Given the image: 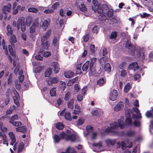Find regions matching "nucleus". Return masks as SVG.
Masks as SVG:
<instances>
[{
  "instance_id": "nucleus-34",
  "label": "nucleus",
  "mask_w": 153,
  "mask_h": 153,
  "mask_svg": "<svg viewBox=\"0 0 153 153\" xmlns=\"http://www.w3.org/2000/svg\"><path fill=\"white\" fill-rule=\"evenodd\" d=\"M79 8L80 10L83 12H85L87 11V9L84 4H81L79 6Z\"/></svg>"
},
{
  "instance_id": "nucleus-43",
  "label": "nucleus",
  "mask_w": 153,
  "mask_h": 153,
  "mask_svg": "<svg viewBox=\"0 0 153 153\" xmlns=\"http://www.w3.org/2000/svg\"><path fill=\"white\" fill-rule=\"evenodd\" d=\"M74 100H70L68 103V107L70 109H72L73 108V104Z\"/></svg>"
},
{
  "instance_id": "nucleus-8",
  "label": "nucleus",
  "mask_w": 153,
  "mask_h": 153,
  "mask_svg": "<svg viewBox=\"0 0 153 153\" xmlns=\"http://www.w3.org/2000/svg\"><path fill=\"white\" fill-rule=\"evenodd\" d=\"M117 147L119 148L121 147V149L123 150H125L126 148H131L132 146V143L131 141H127L126 143L122 141L121 142L118 141L116 143Z\"/></svg>"
},
{
  "instance_id": "nucleus-50",
  "label": "nucleus",
  "mask_w": 153,
  "mask_h": 153,
  "mask_svg": "<svg viewBox=\"0 0 153 153\" xmlns=\"http://www.w3.org/2000/svg\"><path fill=\"white\" fill-rule=\"evenodd\" d=\"M16 130L17 131L23 132L25 131L26 129L24 127H20L16 128Z\"/></svg>"
},
{
  "instance_id": "nucleus-46",
  "label": "nucleus",
  "mask_w": 153,
  "mask_h": 153,
  "mask_svg": "<svg viewBox=\"0 0 153 153\" xmlns=\"http://www.w3.org/2000/svg\"><path fill=\"white\" fill-rule=\"evenodd\" d=\"M2 123H0V133H4V132L7 131V128L6 127L3 126L2 125Z\"/></svg>"
},
{
  "instance_id": "nucleus-56",
  "label": "nucleus",
  "mask_w": 153,
  "mask_h": 153,
  "mask_svg": "<svg viewBox=\"0 0 153 153\" xmlns=\"http://www.w3.org/2000/svg\"><path fill=\"white\" fill-rule=\"evenodd\" d=\"M150 15L149 14L147 13H143V14H140V16L141 18H144L149 17Z\"/></svg>"
},
{
  "instance_id": "nucleus-63",
  "label": "nucleus",
  "mask_w": 153,
  "mask_h": 153,
  "mask_svg": "<svg viewBox=\"0 0 153 153\" xmlns=\"http://www.w3.org/2000/svg\"><path fill=\"white\" fill-rule=\"evenodd\" d=\"M97 133L94 132L92 133L91 135V138L92 139H95L97 138Z\"/></svg>"
},
{
  "instance_id": "nucleus-26",
  "label": "nucleus",
  "mask_w": 153,
  "mask_h": 153,
  "mask_svg": "<svg viewBox=\"0 0 153 153\" xmlns=\"http://www.w3.org/2000/svg\"><path fill=\"white\" fill-rule=\"evenodd\" d=\"M109 58L108 56H105L100 58L99 60L100 63L102 65H103L105 62L108 61Z\"/></svg>"
},
{
  "instance_id": "nucleus-16",
  "label": "nucleus",
  "mask_w": 153,
  "mask_h": 153,
  "mask_svg": "<svg viewBox=\"0 0 153 153\" xmlns=\"http://www.w3.org/2000/svg\"><path fill=\"white\" fill-rule=\"evenodd\" d=\"M47 81L49 85H51L57 83L58 82L59 80L57 77H50L47 80Z\"/></svg>"
},
{
  "instance_id": "nucleus-9",
  "label": "nucleus",
  "mask_w": 153,
  "mask_h": 153,
  "mask_svg": "<svg viewBox=\"0 0 153 153\" xmlns=\"http://www.w3.org/2000/svg\"><path fill=\"white\" fill-rule=\"evenodd\" d=\"M39 26V22L38 21L36 20L33 22L32 26L30 28V36L34 39V36L36 35L37 33L36 32V28Z\"/></svg>"
},
{
  "instance_id": "nucleus-49",
  "label": "nucleus",
  "mask_w": 153,
  "mask_h": 153,
  "mask_svg": "<svg viewBox=\"0 0 153 153\" xmlns=\"http://www.w3.org/2000/svg\"><path fill=\"white\" fill-rule=\"evenodd\" d=\"M28 11L30 12H33V13H36L38 11V10L35 8L30 7L28 9Z\"/></svg>"
},
{
  "instance_id": "nucleus-1",
  "label": "nucleus",
  "mask_w": 153,
  "mask_h": 153,
  "mask_svg": "<svg viewBox=\"0 0 153 153\" xmlns=\"http://www.w3.org/2000/svg\"><path fill=\"white\" fill-rule=\"evenodd\" d=\"M123 118L121 117L120 119L118 120V123L116 122H114L110 125V127H108L104 130L105 132L111 133L113 135H118V132L115 130L118 129L119 127L122 129L124 128L125 125L123 122Z\"/></svg>"
},
{
  "instance_id": "nucleus-20",
  "label": "nucleus",
  "mask_w": 153,
  "mask_h": 153,
  "mask_svg": "<svg viewBox=\"0 0 153 153\" xmlns=\"http://www.w3.org/2000/svg\"><path fill=\"white\" fill-rule=\"evenodd\" d=\"M1 137L3 138V144L4 145L6 144L7 146H8V142L6 138V136L4 133H0V138Z\"/></svg>"
},
{
  "instance_id": "nucleus-60",
  "label": "nucleus",
  "mask_w": 153,
  "mask_h": 153,
  "mask_svg": "<svg viewBox=\"0 0 153 153\" xmlns=\"http://www.w3.org/2000/svg\"><path fill=\"white\" fill-rule=\"evenodd\" d=\"M93 128L90 126H88L86 128L87 131L89 133L91 132L93 130Z\"/></svg>"
},
{
  "instance_id": "nucleus-17",
  "label": "nucleus",
  "mask_w": 153,
  "mask_h": 153,
  "mask_svg": "<svg viewBox=\"0 0 153 153\" xmlns=\"http://www.w3.org/2000/svg\"><path fill=\"white\" fill-rule=\"evenodd\" d=\"M11 8V5L8 4L7 6H4L2 7V11L4 14H6L10 12Z\"/></svg>"
},
{
  "instance_id": "nucleus-45",
  "label": "nucleus",
  "mask_w": 153,
  "mask_h": 153,
  "mask_svg": "<svg viewBox=\"0 0 153 153\" xmlns=\"http://www.w3.org/2000/svg\"><path fill=\"white\" fill-rule=\"evenodd\" d=\"M106 15L109 17H111L113 16V10L112 9H110L108 12L106 13Z\"/></svg>"
},
{
  "instance_id": "nucleus-32",
  "label": "nucleus",
  "mask_w": 153,
  "mask_h": 153,
  "mask_svg": "<svg viewBox=\"0 0 153 153\" xmlns=\"http://www.w3.org/2000/svg\"><path fill=\"white\" fill-rule=\"evenodd\" d=\"M53 138L54 139V143H58L60 139H62L61 137L60 138L59 137L58 135L55 134L53 136Z\"/></svg>"
},
{
  "instance_id": "nucleus-21",
  "label": "nucleus",
  "mask_w": 153,
  "mask_h": 153,
  "mask_svg": "<svg viewBox=\"0 0 153 153\" xmlns=\"http://www.w3.org/2000/svg\"><path fill=\"white\" fill-rule=\"evenodd\" d=\"M116 142V140L115 139H108L105 141V143L108 146L114 145L115 144Z\"/></svg>"
},
{
  "instance_id": "nucleus-62",
  "label": "nucleus",
  "mask_w": 153,
  "mask_h": 153,
  "mask_svg": "<svg viewBox=\"0 0 153 153\" xmlns=\"http://www.w3.org/2000/svg\"><path fill=\"white\" fill-rule=\"evenodd\" d=\"M70 93L69 92H68L65 95V97L64 98V100H68L70 97Z\"/></svg>"
},
{
  "instance_id": "nucleus-30",
  "label": "nucleus",
  "mask_w": 153,
  "mask_h": 153,
  "mask_svg": "<svg viewBox=\"0 0 153 153\" xmlns=\"http://www.w3.org/2000/svg\"><path fill=\"white\" fill-rule=\"evenodd\" d=\"M89 64V61H87L83 65L82 69L83 71H86L88 69Z\"/></svg>"
},
{
  "instance_id": "nucleus-61",
  "label": "nucleus",
  "mask_w": 153,
  "mask_h": 153,
  "mask_svg": "<svg viewBox=\"0 0 153 153\" xmlns=\"http://www.w3.org/2000/svg\"><path fill=\"white\" fill-rule=\"evenodd\" d=\"M54 10L53 9H47L44 10V12L45 13H53Z\"/></svg>"
},
{
  "instance_id": "nucleus-64",
  "label": "nucleus",
  "mask_w": 153,
  "mask_h": 153,
  "mask_svg": "<svg viewBox=\"0 0 153 153\" xmlns=\"http://www.w3.org/2000/svg\"><path fill=\"white\" fill-rule=\"evenodd\" d=\"M51 53L49 52H46L43 53V56L45 57H48L51 55Z\"/></svg>"
},
{
  "instance_id": "nucleus-2",
  "label": "nucleus",
  "mask_w": 153,
  "mask_h": 153,
  "mask_svg": "<svg viewBox=\"0 0 153 153\" xmlns=\"http://www.w3.org/2000/svg\"><path fill=\"white\" fill-rule=\"evenodd\" d=\"M92 2L94 6L92 7V9L95 13L97 12L99 14L105 13L106 10L108 9L107 5L99 4H98V2L96 0H93Z\"/></svg>"
},
{
  "instance_id": "nucleus-14",
  "label": "nucleus",
  "mask_w": 153,
  "mask_h": 153,
  "mask_svg": "<svg viewBox=\"0 0 153 153\" xmlns=\"http://www.w3.org/2000/svg\"><path fill=\"white\" fill-rule=\"evenodd\" d=\"M124 105L123 102L120 101L118 102L114 106V109L115 111L118 112L122 111L124 108Z\"/></svg>"
},
{
  "instance_id": "nucleus-22",
  "label": "nucleus",
  "mask_w": 153,
  "mask_h": 153,
  "mask_svg": "<svg viewBox=\"0 0 153 153\" xmlns=\"http://www.w3.org/2000/svg\"><path fill=\"white\" fill-rule=\"evenodd\" d=\"M9 135L11 140L10 145H13L16 142V139L14 135L12 132H10L9 133Z\"/></svg>"
},
{
  "instance_id": "nucleus-5",
  "label": "nucleus",
  "mask_w": 153,
  "mask_h": 153,
  "mask_svg": "<svg viewBox=\"0 0 153 153\" xmlns=\"http://www.w3.org/2000/svg\"><path fill=\"white\" fill-rule=\"evenodd\" d=\"M50 35L49 32L46 33L45 35L43 36L41 39L42 40V48L40 50V52L42 54L44 52V50H47L49 46V44L48 43V42L47 41V38H48Z\"/></svg>"
},
{
  "instance_id": "nucleus-44",
  "label": "nucleus",
  "mask_w": 153,
  "mask_h": 153,
  "mask_svg": "<svg viewBox=\"0 0 153 153\" xmlns=\"http://www.w3.org/2000/svg\"><path fill=\"white\" fill-rule=\"evenodd\" d=\"M95 45L91 44L90 46V54H93L94 53Z\"/></svg>"
},
{
  "instance_id": "nucleus-57",
  "label": "nucleus",
  "mask_w": 153,
  "mask_h": 153,
  "mask_svg": "<svg viewBox=\"0 0 153 153\" xmlns=\"http://www.w3.org/2000/svg\"><path fill=\"white\" fill-rule=\"evenodd\" d=\"M59 3L58 2H56L52 6V7L53 10H55L59 7Z\"/></svg>"
},
{
  "instance_id": "nucleus-54",
  "label": "nucleus",
  "mask_w": 153,
  "mask_h": 153,
  "mask_svg": "<svg viewBox=\"0 0 153 153\" xmlns=\"http://www.w3.org/2000/svg\"><path fill=\"white\" fill-rule=\"evenodd\" d=\"M85 120L83 118H80L79 119L77 122V124L78 125H81L84 123Z\"/></svg>"
},
{
  "instance_id": "nucleus-25",
  "label": "nucleus",
  "mask_w": 153,
  "mask_h": 153,
  "mask_svg": "<svg viewBox=\"0 0 153 153\" xmlns=\"http://www.w3.org/2000/svg\"><path fill=\"white\" fill-rule=\"evenodd\" d=\"M74 74V72L71 71H67L65 72V76L67 78H69L72 77Z\"/></svg>"
},
{
  "instance_id": "nucleus-55",
  "label": "nucleus",
  "mask_w": 153,
  "mask_h": 153,
  "mask_svg": "<svg viewBox=\"0 0 153 153\" xmlns=\"http://www.w3.org/2000/svg\"><path fill=\"white\" fill-rule=\"evenodd\" d=\"M14 109V107L13 106H12L10 107V108L8 109L6 111V113L7 114H10L13 109Z\"/></svg>"
},
{
  "instance_id": "nucleus-31",
  "label": "nucleus",
  "mask_w": 153,
  "mask_h": 153,
  "mask_svg": "<svg viewBox=\"0 0 153 153\" xmlns=\"http://www.w3.org/2000/svg\"><path fill=\"white\" fill-rule=\"evenodd\" d=\"M78 77H76L75 78L70 80L67 83L68 86H71L74 82L78 81Z\"/></svg>"
},
{
  "instance_id": "nucleus-29",
  "label": "nucleus",
  "mask_w": 153,
  "mask_h": 153,
  "mask_svg": "<svg viewBox=\"0 0 153 153\" xmlns=\"http://www.w3.org/2000/svg\"><path fill=\"white\" fill-rule=\"evenodd\" d=\"M49 25L48 22L47 20H45L42 23V27L43 29L45 30L48 27Z\"/></svg>"
},
{
  "instance_id": "nucleus-10",
  "label": "nucleus",
  "mask_w": 153,
  "mask_h": 153,
  "mask_svg": "<svg viewBox=\"0 0 153 153\" xmlns=\"http://www.w3.org/2000/svg\"><path fill=\"white\" fill-rule=\"evenodd\" d=\"M130 41V38L129 37L127 39V41L126 42V47L128 49L130 54L132 55H134L136 51V47L134 46H132L131 44H129V41Z\"/></svg>"
},
{
  "instance_id": "nucleus-27",
  "label": "nucleus",
  "mask_w": 153,
  "mask_h": 153,
  "mask_svg": "<svg viewBox=\"0 0 153 153\" xmlns=\"http://www.w3.org/2000/svg\"><path fill=\"white\" fill-rule=\"evenodd\" d=\"M6 29L7 30L6 34L7 36H11L13 35V31L11 30V27L9 25H7Z\"/></svg>"
},
{
  "instance_id": "nucleus-48",
  "label": "nucleus",
  "mask_w": 153,
  "mask_h": 153,
  "mask_svg": "<svg viewBox=\"0 0 153 153\" xmlns=\"http://www.w3.org/2000/svg\"><path fill=\"white\" fill-rule=\"evenodd\" d=\"M59 86L60 88L63 90H64L65 88V82L61 81L60 82Z\"/></svg>"
},
{
  "instance_id": "nucleus-58",
  "label": "nucleus",
  "mask_w": 153,
  "mask_h": 153,
  "mask_svg": "<svg viewBox=\"0 0 153 153\" xmlns=\"http://www.w3.org/2000/svg\"><path fill=\"white\" fill-rule=\"evenodd\" d=\"M62 102V98H59L57 100V105H56V107H58L59 106V105H61Z\"/></svg>"
},
{
  "instance_id": "nucleus-15",
  "label": "nucleus",
  "mask_w": 153,
  "mask_h": 153,
  "mask_svg": "<svg viewBox=\"0 0 153 153\" xmlns=\"http://www.w3.org/2000/svg\"><path fill=\"white\" fill-rule=\"evenodd\" d=\"M97 59L96 58H93L91 59L90 63L89 65V69L91 72H93L95 71V70L93 68Z\"/></svg>"
},
{
  "instance_id": "nucleus-3",
  "label": "nucleus",
  "mask_w": 153,
  "mask_h": 153,
  "mask_svg": "<svg viewBox=\"0 0 153 153\" xmlns=\"http://www.w3.org/2000/svg\"><path fill=\"white\" fill-rule=\"evenodd\" d=\"M10 42L11 43V46L9 45L8 49L9 51L10 54L13 56L14 57V58H13V65L14 67H15L16 65V60H17L18 59L17 58H16V55L15 53L13 51V49L12 48V46H14L13 43H15L16 42V40L15 36L14 35H12L11 36V38L10 39Z\"/></svg>"
},
{
  "instance_id": "nucleus-39",
  "label": "nucleus",
  "mask_w": 153,
  "mask_h": 153,
  "mask_svg": "<svg viewBox=\"0 0 153 153\" xmlns=\"http://www.w3.org/2000/svg\"><path fill=\"white\" fill-rule=\"evenodd\" d=\"M52 69L51 68H49L47 69L45 72V76H49L51 74Z\"/></svg>"
},
{
  "instance_id": "nucleus-40",
  "label": "nucleus",
  "mask_w": 153,
  "mask_h": 153,
  "mask_svg": "<svg viewBox=\"0 0 153 153\" xmlns=\"http://www.w3.org/2000/svg\"><path fill=\"white\" fill-rule=\"evenodd\" d=\"M66 151L68 153H74L75 152V149L71 146L68 147Z\"/></svg>"
},
{
  "instance_id": "nucleus-11",
  "label": "nucleus",
  "mask_w": 153,
  "mask_h": 153,
  "mask_svg": "<svg viewBox=\"0 0 153 153\" xmlns=\"http://www.w3.org/2000/svg\"><path fill=\"white\" fill-rule=\"evenodd\" d=\"M93 146L95 147V151L96 152H100L105 150L101 142L94 143Z\"/></svg>"
},
{
  "instance_id": "nucleus-36",
  "label": "nucleus",
  "mask_w": 153,
  "mask_h": 153,
  "mask_svg": "<svg viewBox=\"0 0 153 153\" xmlns=\"http://www.w3.org/2000/svg\"><path fill=\"white\" fill-rule=\"evenodd\" d=\"M100 110L98 109H94L91 112V114L94 116H99L100 114Z\"/></svg>"
},
{
  "instance_id": "nucleus-51",
  "label": "nucleus",
  "mask_w": 153,
  "mask_h": 153,
  "mask_svg": "<svg viewBox=\"0 0 153 153\" xmlns=\"http://www.w3.org/2000/svg\"><path fill=\"white\" fill-rule=\"evenodd\" d=\"M99 28L98 27L95 25L92 28V30L93 33H97L98 31Z\"/></svg>"
},
{
  "instance_id": "nucleus-7",
  "label": "nucleus",
  "mask_w": 153,
  "mask_h": 153,
  "mask_svg": "<svg viewBox=\"0 0 153 153\" xmlns=\"http://www.w3.org/2000/svg\"><path fill=\"white\" fill-rule=\"evenodd\" d=\"M67 133L66 134L64 132H61L60 136L62 139H64L66 140H70L72 141L75 140L76 137L75 134H71V131L68 130H67Z\"/></svg>"
},
{
  "instance_id": "nucleus-37",
  "label": "nucleus",
  "mask_w": 153,
  "mask_h": 153,
  "mask_svg": "<svg viewBox=\"0 0 153 153\" xmlns=\"http://www.w3.org/2000/svg\"><path fill=\"white\" fill-rule=\"evenodd\" d=\"M128 117L126 119V125H131L132 124V121L130 114H128Z\"/></svg>"
},
{
  "instance_id": "nucleus-35",
  "label": "nucleus",
  "mask_w": 153,
  "mask_h": 153,
  "mask_svg": "<svg viewBox=\"0 0 153 153\" xmlns=\"http://www.w3.org/2000/svg\"><path fill=\"white\" fill-rule=\"evenodd\" d=\"M9 122L16 127H19L22 125L21 122L19 121H10Z\"/></svg>"
},
{
  "instance_id": "nucleus-13",
  "label": "nucleus",
  "mask_w": 153,
  "mask_h": 153,
  "mask_svg": "<svg viewBox=\"0 0 153 153\" xmlns=\"http://www.w3.org/2000/svg\"><path fill=\"white\" fill-rule=\"evenodd\" d=\"M24 148V144L22 143H16L14 144L13 149L17 152H21Z\"/></svg>"
},
{
  "instance_id": "nucleus-6",
  "label": "nucleus",
  "mask_w": 153,
  "mask_h": 153,
  "mask_svg": "<svg viewBox=\"0 0 153 153\" xmlns=\"http://www.w3.org/2000/svg\"><path fill=\"white\" fill-rule=\"evenodd\" d=\"M133 109L136 113V114H132V117L135 120L134 122H133V124L135 126H139L140 125V123L139 121H137V120L141 118V114L140 112L139 109L137 108H133Z\"/></svg>"
},
{
  "instance_id": "nucleus-28",
  "label": "nucleus",
  "mask_w": 153,
  "mask_h": 153,
  "mask_svg": "<svg viewBox=\"0 0 153 153\" xmlns=\"http://www.w3.org/2000/svg\"><path fill=\"white\" fill-rule=\"evenodd\" d=\"M131 88V85L129 83H128L125 86L124 91L125 93H128Z\"/></svg>"
},
{
  "instance_id": "nucleus-47",
  "label": "nucleus",
  "mask_w": 153,
  "mask_h": 153,
  "mask_svg": "<svg viewBox=\"0 0 153 153\" xmlns=\"http://www.w3.org/2000/svg\"><path fill=\"white\" fill-rule=\"evenodd\" d=\"M104 82L105 81L104 79L103 78H101L98 80L97 84L101 86L102 85L104 84Z\"/></svg>"
},
{
  "instance_id": "nucleus-4",
  "label": "nucleus",
  "mask_w": 153,
  "mask_h": 153,
  "mask_svg": "<svg viewBox=\"0 0 153 153\" xmlns=\"http://www.w3.org/2000/svg\"><path fill=\"white\" fill-rule=\"evenodd\" d=\"M13 25L14 27H17L18 30L19 29L20 27L21 30L23 32L25 30L26 25L25 22V18L23 17L19 18L17 22L14 21Z\"/></svg>"
},
{
  "instance_id": "nucleus-59",
  "label": "nucleus",
  "mask_w": 153,
  "mask_h": 153,
  "mask_svg": "<svg viewBox=\"0 0 153 153\" xmlns=\"http://www.w3.org/2000/svg\"><path fill=\"white\" fill-rule=\"evenodd\" d=\"M146 116L148 118L151 117L152 116V114L151 111H148L145 114Z\"/></svg>"
},
{
  "instance_id": "nucleus-53",
  "label": "nucleus",
  "mask_w": 153,
  "mask_h": 153,
  "mask_svg": "<svg viewBox=\"0 0 153 153\" xmlns=\"http://www.w3.org/2000/svg\"><path fill=\"white\" fill-rule=\"evenodd\" d=\"M15 83L16 89L17 90H19L21 87L19 81L18 80H16Z\"/></svg>"
},
{
  "instance_id": "nucleus-42",
  "label": "nucleus",
  "mask_w": 153,
  "mask_h": 153,
  "mask_svg": "<svg viewBox=\"0 0 153 153\" xmlns=\"http://www.w3.org/2000/svg\"><path fill=\"white\" fill-rule=\"evenodd\" d=\"M56 127L59 129H62L64 128V126L62 123H58L56 124Z\"/></svg>"
},
{
  "instance_id": "nucleus-41",
  "label": "nucleus",
  "mask_w": 153,
  "mask_h": 153,
  "mask_svg": "<svg viewBox=\"0 0 153 153\" xmlns=\"http://www.w3.org/2000/svg\"><path fill=\"white\" fill-rule=\"evenodd\" d=\"M50 94L51 96H55L56 94V89L55 88H52L50 91Z\"/></svg>"
},
{
  "instance_id": "nucleus-52",
  "label": "nucleus",
  "mask_w": 153,
  "mask_h": 153,
  "mask_svg": "<svg viewBox=\"0 0 153 153\" xmlns=\"http://www.w3.org/2000/svg\"><path fill=\"white\" fill-rule=\"evenodd\" d=\"M32 21V19L30 17H28L26 19V25L27 26H29Z\"/></svg>"
},
{
  "instance_id": "nucleus-19",
  "label": "nucleus",
  "mask_w": 153,
  "mask_h": 153,
  "mask_svg": "<svg viewBox=\"0 0 153 153\" xmlns=\"http://www.w3.org/2000/svg\"><path fill=\"white\" fill-rule=\"evenodd\" d=\"M52 67L56 73H58L59 71V66L57 62H53L52 64Z\"/></svg>"
},
{
  "instance_id": "nucleus-23",
  "label": "nucleus",
  "mask_w": 153,
  "mask_h": 153,
  "mask_svg": "<svg viewBox=\"0 0 153 153\" xmlns=\"http://www.w3.org/2000/svg\"><path fill=\"white\" fill-rule=\"evenodd\" d=\"M139 66L137 62H133L129 66L128 68L130 69H133L135 70L138 68Z\"/></svg>"
},
{
  "instance_id": "nucleus-33",
  "label": "nucleus",
  "mask_w": 153,
  "mask_h": 153,
  "mask_svg": "<svg viewBox=\"0 0 153 153\" xmlns=\"http://www.w3.org/2000/svg\"><path fill=\"white\" fill-rule=\"evenodd\" d=\"M104 69L105 71L107 72H109L111 70V66L109 64L107 63L105 64L104 66Z\"/></svg>"
},
{
  "instance_id": "nucleus-12",
  "label": "nucleus",
  "mask_w": 153,
  "mask_h": 153,
  "mask_svg": "<svg viewBox=\"0 0 153 153\" xmlns=\"http://www.w3.org/2000/svg\"><path fill=\"white\" fill-rule=\"evenodd\" d=\"M118 96V93L117 90L113 89L111 90L110 93L109 98L112 101L116 100Z\"/></svg>"
},
{
  "instance_id": "nucleus-38",
  "label": "nucleus",
  "mask_w": 153,
  "mask_h": 153,
  "mask_svg": "<svg viewBox=\"0 0 153 153\" xmlns=\"http://www.w3.org/2000/svg\"><path fill=\"white\" fill-rule=\"evenodd\" d=\"M64 116L65 119L67 120H71L72 119L70 115V113L69 112H66Z\"/></svg>"
},
{
  "instance_id": "nucleus-24",
  "label": "nucleus",
  "mask_w": 153,
  "mask_h": 153,
  "mask_svg": "<svg viewBox=\"0 0 153 153\" xmlns=\"http://www.w3.org/2000/svg\"><path fill=\"white\" fill-rule=\"evenodd\" d=\"M13 93L15 95V96H14L13 97V98L14 101V102L15 104L17 105L18 106L19 104V102L18 100V94L17 91L16 90H14L13 91Z\"/></svg>"
},
{
  "instance_id": "nucleus-18",
  "label": "nucleus",
  "mask_w": 153,
  "mask_h": 153,
  "mask_svg": "<svg viewBox=\"0 0 153 153\" xmlns=\"http://www.w3.org/2000/svg\"><path fill=\"white\" fill-rule=\"evenodd\" d=\"M117 36V33L116 32H112L109 38V41L113 43H114L116 42L115 38Z\"/></svg>"
}]
</instances>
